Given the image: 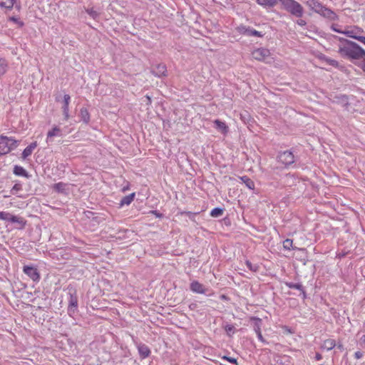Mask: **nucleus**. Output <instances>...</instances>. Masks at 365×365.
<instances>
[{"label":"nucleus","instance_id":"nucleus-1","mask_svg":"<svg viewBox=\"0 0 365 365\" xmlns=\"http://www.w3.org/2000/svg\"><path fill=\"white\" fill-rule=\"evenodd\" d=\"M339 41L341 44L338 52L343 58H346L354 63L356 60L365 57V50L356 43L343 38H339Z\"/></svg>","mask_w":365,"mask_h":365},{"label":"nucleus","instance_id":"nucleus-2","mask_svg":"<svg viewBox=\"0 0 365 365\" xmlns=\"http://www.w3.org/2000/svg\"><path fill=\"white\" fill-rule=\"evenodd\" d=\"M307 5L314 12L325 18L333 21L338 19V16L334 11L326 7L317 0H308L307 1Z\"/></svg>","mask_w":365,"mask_h":365},{"label":"nucleus","instance_id":"nucleus-3","mask_svg":"<svg viewBox=\"0 0 365 365\" xmlns=\"http://www.w3.org/2000/svg\"><path fill=\"white\" fill-rule=\"evenodd\" d=\"M19 145V141L14 138L0 135V156L9 153Z\"/></svg>","mask_w":365,"mask_h":365},{"label":"nucleus","instance_id":"nucleus-4","mask_svg":"<svg viewBox=\"0 0 365 365\" xmlns=\"http://www.w3.org/2000/svg\"><path fill=\"white\" fill-rule=\"evenodd\" d=\"M331 29L332 30L337 33L343 34L346 35L347 37L352 38L358 41L360 39L361 36L364 34V30L361 28L356 26H348L346 27L344 30L336 29L334 26H332Z\"/></svg>","mask_w":365,"mask_h":365},{"label":"nucleus","instance_id":"nucleus-5","mask_svg":"<svg viewBox=\"0 0 365 365\" xmlns=\"http://www.w3.org/2000/svg\"><path fill=\"white\" fill-rule=\"evenodd\" d=\"M284 8L297 17H301L303 14L302 6L294 0H282Z\"/></svg>","mask_w":365,"mask_h":365},{"label":"nucleus","instance_id":"nucleus-6","mask_svg":"<svg viewBox=\"0 0 365 365\" xmlns=\"http://www.w3.org/2000/svg\"><path fill=\"white\" fill-rule=\"evenodd\" d=\"M23 272L26 274L32 281L39 282L41 279L40 273L36 267L33 266L26 265L23 267Z\"/></svg>","mask_w":365,"mask_h":365},{"label":"nucleus","instance_id":"nucleus-7","mask_svg":"<svg viewBox=\"0 0 365 365\" xmlns=\"http://www.w3.org/2000/svg\"><path fill=\"white\" fill-rule=\"evenodd\" d=\"M253 58L259 61H264L270 56V51L265 48H258L252 52Z\"/></svg>","mask_w":365,"mask_h":365},{"label":"nucleus","instance_id":"nucleus-8","mask_svg":"<svg viewBox=\"0 0 365 365\" xmlns=\"http://www.w3.org/2000/svg\"><path fill=\"white\" fill-rule=\"evenodd\" d=\"M0 220H9L11 222L19 223L21 226H24L26 221L23 217L11 215L6 212L0 211Z\"/></svg>","mask_w":365,"mask_h":365},{"label":"nucleus","instance_id":"nucleus-9","mask_svg":"<svg viewBox=\"0 0 365 365\" xmlns=\"http://www.w3.org/2000/svg\"><path fill=\"white\" fill-rule=\"evenodd\" d=\"M279 160L285 166H289L294 162V156L290 151H284L279 155Z\"/></svg>","mask_w":365,"mask_h":365},{"label":"nucleus","instance_id":"nucleus-10","mask_svg":"<svg viewBox=\"0 0 365 365\" xmlns=\"http://www.w3.org/2000/svg\"><path fill=\"white\" fill-rule=\"evenodd\" d=\"M70 298L68 300V311H70L72 308H73V312L78 307V298L76 296V290L71 287H68Z\"/></svg>","mask_w":365,"mask_h":365},{"label":"nucleus","instance_id":"nucleus-11","mask_svg":"<svg viewBox=\"0 0 365 365\" xmlns=\"http://www.w3.org/2000/svg\"><path fill=\"white\" fill-rule=\"evenodd\" d=\"M190 290L195 293L205 294L206 292L203 284L200 283L198 281H192L190 285Z\"/></svg>","mask_w":365,"mask_h":365},{"label":"nucleus","instance_id":"nucleus-12","mask_svg":"<svg viewBox=\"0 0 365 365\" xmlns=\"http://www.w3.org/2000/svg\"><path fill=\"white\" fill-rule=\"evenodd\" d=\"M37 147V142H33L29 145H28L21 153V158L23 160H26L28 157H29L34 150Z\"/></svg>","mask_w":365,"mask_h":365},{"label":"nucleus","instance_id":"nucleus-13","mask_svg":"<svg viewBox=\"0 0 365 365\" xmlns=\"http://www.w3.org/2000/svg\"><path fill=\"white\" fill-rule=\"evenodd\" d=\"M152 73L157 77L165 76H166L167 73L166 66L163 64H158L153 68Z\"/></svg>","mask_w":365,"mask_h":365},{"label":"nucleus","instance_id":"nucleus-14","mask_svg":"<svg viewBox=\"0 0 365 365\" xmlns=\"http://www.w3.org/2000/svg\"><path fill=\"white\" fill-rule=\"evenodd\" d=\"M62 136V130L58 125H54L51 130H49L47 133V140L54 137H61Z\"/></svg>","mask_w":365,"mask_h":365},{"label":"nucleus","instance_id":"nucleus-15","mask_svg":"<svg viewBox=\"0 0 365 365\" xmlns=\"http://www.w3.org/2000/svg\"><path fill=\"white\" fill-rule=\"evenodd\" d=\"M138 350L142 359H145L150 354V350L145 344H140L138 346Z\"/></svg>","mask_w":365,"mask_h":365},{"label":"nucleus","instance_id":"nucleus-16","mask_svg":"<svg viewBox=\"0 0 365 365\" xmlns=\"http://www.w3.org/2000/svg\"><path fill=\"white\" fill-rule=\"evenodd\" d=\"M214 123L216 128L220 130L222 133L226 135L228 133L229 128L225 122L217 119L214 120Z\"/></svg>","mask_w":365,"mask_h":365},{"label":"nucleus","instance_id":"nucleus-17","mask_svg":"<svg viewBox=\"0 0 365 365\" xmlns=\"http://www.w3.org/2000/svg\"><path fill=\"white\" fill-rule=\"evenodd\" d=\"M336 341L332 339H327L324 340L321 346L322 349L330 351L336 346Z\"/></svg>","mask_w":365,"mask_h":365},{"label":"nucleus","instance_id":"nucleus-18","mask_svg":"<svg viewBox=\"0 0 365 365\" xmlns=\"http://www.w3.org/2000/svg\"><path fill=\"white\" fill-rule=\"evenodd\" d=\"M135 196V193L133 192L128 195H126L122 198L120 202V206L129 205L133 200Z\"/></svg>","mask_w":365,"mask_h":365},{"label":"nucleus","instance_id":"nucleus-19","mask_svg":"<svg viewBox=\"0 0 365 365\" xmlns=\"http://www.w3.org/2000/svg\"><path fill=\"white\" fill-rule=\"evenodd\" d=\"M16 0H0V8L11 10Z\"/></svg>","mask_w":365,"mask_h":365},{"label":"nucleus","instance_id":"nucleus-20","mask_svg":"<svg viewBox=\"0 0 365 365\" xmlns=\"http://www.w3.org/2000/svg\"><path fill=\"white\" fill-rule=\"evenodd\" d=\"M13 172L17 176L28 177L26 170L20 165H15Z\"/></svg>","mask_w":365,"mask_h":365},{"label":"nucleus","instance_id":"nucleus-21","mask_svg":"<svg viewBox=\"0 0 365 365\" xmlns=\"http://www.w3.org/2000/svg\"><path fill=\"white\" fill-rule=\"evenodd\" d=\"M256 1L259 5L264 7H273L277 4L275 0H256Z\"/></svg>","mask_w":365,"mask_h":365},{"label":"nucleus","instance_id":"nucleus-22","mask_svg":"<svg viewBox=\"0 0 365 365\" xmlns=\"http://www.w3.org/2000/svg\"><path fill=\"white\" fill-rule=\"evenodd\" d=\"M243 29L245 30L243 31V34H245L247 36H258V37L263 36V34L257 30L251 29H246V28H243Z\"/></svg>","mask_w":365,"mask_h":365},{"label":"nucleus","instance_id":"nucleus-23","mask_svg":"<svg viewBox=\"0 0 365 365\" xmlns=\"http://www.w3.org/2000/svg\"><path fill=\"white\" fill-rule=\"evenodd\" d=\"M80 116L81 118V120L85 123H88L89 122V120H90V114H89L88 110L86 108H83L81 109Z\"/></svg>","mask_w":365,"mask_h":365},{"label":"nucleus","instance_id":"nucleus-24","mask_svg":"<svg viewBox=\"0 0 365 365\" xmlns=\"http://www.w3.org/2000/svg\"><path fill=\"white\" fill-rule=\"evenodd\" d=\"M240 180L246 185V186L251 190L255 189V182L247 176L240 177Z\"/></svg>","mask_w":365,"mask_h":365},{"label":"nucleus","instance_id":"nucleus-25","mask_svg":"<svg viewBox=\"0 0 365 365\" xmlns=\"http://www.w3.org/2000/svg\"><path fill=\"white\" fill-rule=\"evenodd\" d=\"M67 185L64 182H60L53 185V188L58 192H65L66 190Z\"/></svg>","mask_w":365,"mask_h":365},{"label":"nucleus","instance_id":"nucleus-26","mask_svg":"<svg viewBox=\"0 0 365 365\" xmlns=\"http://www.w3.org/2000/svg\"><path fill=\"white\" fill-rule=\"evenodd\" d=\"M8 63L5 58H0V76L4 75L7 71Z\"/></svg>","mask_w":365,"mask_h":365},{"label":"nucleus","instance_id":"nucleus-27","mask_svg":"<svg viewBox=\"0 0 365 365\" xmlns=\"http://www.w3.org/2000/svg\"><path fill=\"white\" fill-rule=\"evenodd\" d=\"M223 211H224L223 209L216 207L211 210L210 215L212 217H220L223 214Z\"/></svg>","mask_w":365,"mask_h":365},{"label":"nucleus","instance_id":"nucleus-28","mask_svg":"<svg viewBox=\"0 0 365 365\" xmlns=\"http://www.w3.org/2000/svg\"><path fill=\"white\" fill-rule=\"evenodd\" d=\"M250 319L256 322L255 327V332L257 334L258 331H261V328H260L261 322H262L261 319L252 317L250 318Z\"/></svg>","mask_w":365,"mask_h":365},{"label":"nucleus","instance_id":"nucleus-29","mask_svg":"<svg viewBox=\"0 0 365 365\" xmlns=\"http://www.w3.org/2000/svg\"><path fill=\"white\" fill-rule=\"evenodd\" d=\"M293 245V240L290 239H287L283 242V247L285 250H290Z\"/></svg>","mask_w":365,"mask_h":365},{"label":"nucleus","instance_id":"nucleus-30","mask_svg":"<svg viewBox=\"0 0 365 365\" xmlns=\"http://www.w3.org/2000/svg\"><path fill=\"white\" fill-rule=\"evenodd\" d=\"M247 267L249 268L250 270L256 272L259 269V267L256 264H252L249 260H247L245 262Z\"/></svg>","mask_w":365,"mask_h":365},{"label":"nucleus","instance_id":"nucleus-31","mask_svg":"<svg viewBox=\"0 0 365 365\" xmlns=\"http://www.w3.org/2000/svg\"><path fill=\"white\" fill-rule=\"evenodd\" d=\"M354 63L365 72V57L360 60H356L354 61Z\"/></svg>","mask_w":365,"mask_h":365},{"label":"nucleus","instance_id":"nucleus-32","mask_svg":"<svg viewBox=\"0 0 365 365\" xmlns=\"http://www.w3.org/2000/svg\"><path fill=\"white\" fill-rule=\"evenodd\" d=\"M22 190V185H21V184H20V183H16V184L13 186V187H12V189H11V192H12V194H15V193H16L17 192H19V191H20V190Z\"/></svg>","mask_w":365,"mask_h":365},{"label":"nucleus","instance_id":"nucleus-33","mask_svg":"<svg viewBox=\"0 0 365 365\" xmlns=\"http://www.w3.org/2000/svg\"><path fill=\"white\" fill-rule=\"evenodd\" d=\"M9 21H11L13 22H14L15 24H16L19 27H22L24 26V22H22L21 21H20L18 18L16 17H14V16H11V17H9Z\"/></svg>","mask_w":365,"mask_h":365},{"label":"nucleus","instance_id":"nucleus-34","mask_svg":"<svg viewBox=\"0 0 365 365\" xmlns=\"http://www.w3.org/2000/svg\"><path fill=\"white\" fill-rule=\"evenodd\" d=\"M326 62L329 64V65H331L332 66H334V67H338L339 66V63L337 61L334 60V59H331V58H327L326 59Z\"/></svg>","mask_w":365,"mask_h":365},{"label":"nucleus","instance_id":"nucleus-35","mask_svg":"<svg viewBox=\"0 0 365 365\" xmlns=\"http://www.w3.org/2000/svg\"><path fill=\"white\" fill-rule=\"evenodd\" d=\"M225 329L227 334L230 335L231 332H234L235 327L232 324H227L225 326Z\"/></svg>","mask_w":365,"mask_h":365},{"label":"nucleus","instance_id":"nucleus-36","mask_svg":"<svg viewBox=\"0 0 365 365\" xmlns=\"http://www.w3.org/2000/svg\"><path fill=\"white\" fill-rule=\"evenodd\" d=\"M222 359H225V360H226V361H229V362H230L232 364L237 365V361L235 358L229 357V356H223L222 357Z\"/></svg>","mask_w":365,"mask_h":365},{"label":"nucleus","instance_id":"nucleus-37","mask_svg":"<svg viewBox=\"0 0 365 365\" xmlns=\"http://www.w3.org/2000/svg\"><path fill=\"white\" fill-rule=\"evenodd\" d=\"M71 101V97L68 94H65L63 96V105L69 106Z\"/></svg>","mask_w":365,"mask_h":365},{"label":"nucleus","instance_id":"nucleus-38","mask_svg":"<svg viewBox=\"0 0 365 365\" xmlns=\"http://www.w3.org/2000/svg\"><path fill=\"white\" fill-rule=\"evenodd\" d=\"M287 286L289 288L296 289H299L300 287H301L300 284H293V283L287 284Z\"/></svg>","mask_w":365,"mask_h":365},{"label":"nucleus","instance_id":"nucleus-39","mask_svg":"<svg viewBox=\"0 0 365 365\" xmlns=\"http://www.w3.org/2000/svg\"><path fill=\"white\" fill-rule=\"evenodd\" d=\"M87 12L94 19L98 16L97 13L93 9L88 10Z\"/></svg>","mask_w":365,"mask_h":365},{"label":"nucleus","instance_id":"nucleus-40","mask_svg":"<svg viewBox=\"0 0 365 365\" xmlns=\"http://www.w3.org/2000/svg\"><path fill=\"white\" fill-rule=\"evenodd\" d=\"M363 356V353L361 352V351H356L355 354H354V357L356 359H361V357Z\"/></svg>","mask_w":365,"mask_h":365},{"label":"nucleus","instance_id":"nucleus-41","mask_svg":"<svg viewBox=\"0 0 365 365\" xmlns=\"http://www.w3.org/2000/svg\"><path fill=\"white\" fill-rule=\"evenodd\" d=\"M152 214H153L156 217L160 218L162 217V214L158 212L157 210H153L150 212Z\"/></svg>","mask_w":365,"mask_h":365},{"label":"nucleus","instance_id":"nucleus-42","mask_svg":"<svg viewBox=\"0 0 365 365\" xmlns=\"http://www.w3.org/2000/svg\"><path fill=\"white\" fill-rule=\"evenodd\" d=\"M64 120H68L70 118L69 111H63Z\"/></svg>","mask_w":365,"mask_h":365},{"label":"nucleus","instance_id":"nucleus-43","mask_svg":"<svg viewBox=\"0 0 365 365\" xmlns=\"http://www.w3.org/2000/svg\"><path fill=\"white\" fill-rule=\"evenodd\" d=\"M257 335V337H258L259 341H264L261 331H258Z\"/></svg>","mask_w":365,"mask_h":365},{"label":"nucleus","instance_id":"nucleus-44","mask_svg":"<svg viewBox=\"0 0 365 365\" xmlns=\"http://www.w3.org/2000/svg\"><path fill=\"white\" fill-rule=\"evenodd\" d=\"M322 359V354H320L319 353H317L315 355V359L317 361H320Z\"/></svg>","mask_w":365,"mask_h":365},{"label":"nucleus","instance_id":"nucleus-45","mask_svg":"<svg viewBox=\"0 0 365 365\" xmlns=\"http://www.w3.org/2000/svg\"><path fill=\"white\" fill-rule=\"evenodd\" d=\"M297 24L300 26H304L306 24V21L303 19H299L297 21Z\"/></svg>","mask_w":365,"mask_h":365},{"label":"nucleus","instance_id":"nucleus-46","mask_svg":"<svg viewBox=\"0 0 365 365\" xmlns=\"http://www.w3.org/2000/svg\"><path fill=\"white\" fill-rule=\"evenodd\" d=\"M62 110L63 111H69V106L63 105Z\"/></svg>","mask_w":365,"mask_h":365},{"label":"nucleus","instance_id":"nucleus-47","mask_svg":"<svg viewBox=\"0 0 365 365\" xmlns=\"http://www.w3.org/2000/svg\"><path fill=\"white\" fill-rule=\"evenodd\" d=\"M359 41L361 42L365 45V36H361Z\"/></svg>","mask_w":365,"mask_h":365},{"label":"nucleus","instance_id":"nucleus-48","mask_svg":"<svg viewBox=\"0 0 365 365\" xmlns=\"http://www.w3.org/2000/svg\"><path fill=\"white\" fill-rule=\"evenodd\" d=\"M146 98H147L148 104L150 105L151 103V98L148 96H146Z\"/></svg>","mask_w":365,"mask_h":365},{"label":"nucleus","instance_id":"nucleus-49","mask_svg":"<svg viewBox=\"0 0 365 365\" xmlns=\"http://www.w3.org/2000/svg\"><path fill=\"white\" fill-rule=\"evenodd\" d=\"M129 189V186H126V187H124L123 189H122V191L124 192H125L126 190H128Z\"/></svg>","mask_w":365,"mask_h":365},{"label":"nucleus","instance_id":"nucleus-50","mask_svg":"<svg viewBox=\"0 0 365 365\" xmlns=\"http://www.w3.org/2000/svg\"><path fill=\"white\" fill-rule=\"evenodd\" d=\"M338 346V348H339V349H343V345H342V344H338V346Z\"/></svg>","mask_w":365,"mask_h":365},{"label":"nucleus","instance_id":"nucleus-51","mask_svg":"<svg viewBox=\"0 0 365 365\" xmlns=\"http://www.w3.org/2000/svg\"><path fill=\"white\" fill-rule=\"evenodd\" d=\"M222 299H225V295H222Z\"/></svg>","mask_w":365,"mask_h":365}]
</instances>
